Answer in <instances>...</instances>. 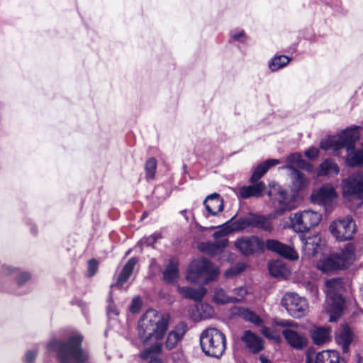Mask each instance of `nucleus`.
<instances>
[{
  "label": "nucleus",
  "mask_w": 363,
  "mask_h": 363,
  "mask_svg": "<svg viewBox=\"0 0 363 363\" xmlns=\"http://www.w3.org/2000/svg\"><path fill=\"white\" fill-rule=\"evenodd\" d=\"M325 286L326 298L330 306L329 312L331 313L330 321L333 322L341 315L344 307L343 279L340 277L328 279L325 282Z\"/></svg>",
  "instance_id": "obj_4"
},
{
  "label": "nucleus",
  "mask_w": 363,
  "mask_h": 363,
  "mask_svg": "<svg viewBox=\"0 0 363 363\" xmlns=\"http://www.w3.org/2000/svg\"><path fill=\"white\" fill-rule=\"evenodd\" d=\"M218 269L206 258L194 260L189 268L187 279L192 282L207 284L216 279Z\"/></svg>",
  "instance_id": "obj_5"
},
{
  "label": "nucleus",
  "mask_w": 363,
  "mask_h": 363,
  "mask_svg": "<svg viewBox=\"0 0 363 363\" xmlns=\"http://www.w3.org/2000/svg\"><path fill=\"white\" fill-rule=\"evenodd\" d=\"M362 129L363 121L362 125H353L343 130L337 139L340 149L345 148L347 152L353 150L355 143L359 139V134L357 131Z\"/></svg>",
  "instance_id": "obj_13"
},
{
  "label": "nucleus",
  "mask_w": 363,
  "mask_h": 363,
  "mask_svg": "<svg viewBox=\"0 0 363 363\" xmlns=\"http://www.w3.org/2000/svg\"><path fill=\"white\" fill-rule=\"evenodd\" d=\"M233 218H234V217L232 218L230 220L227 221L224 224V225H225V228L224 229H223L221 230L216 231L213 234V238L216 240H220L221 239H224L223 237L225 236L227 234H228V233H230L231 232L230 228H229L228 225L230 223H231V222H232Z\"/></svg>",
  "instance_id": "obj_50"
},
{
  "label": "nucleus",
  "mask_w": 363,
  "mask_h": 363,
  "mask_svg": "<svg viewBox=\"0 0 363 363\" xmlns=\"http://www.w3.org/2000/svg\"><path fill=\"white\" fill-rule=\"evenodd\" d=\"M84 337L79 332H74L67 342L52 339L47 344V349L56 353L60 363H84L88 354L82 350Z\"/></svg>",
  "instance_id": "obj_1"
},
{
  "label": "nucleus",
  "mask_w": 363,
  "mask_h": 363,
  "mask_svg": "<svg viewBox=\"0 0 363 363\" xmlns=\"http://www.w3.org/2000/svg\"><path fill=\"white\" fill-rule=\"evenodd\" d=\"M142 306V302L139 297H135L131 302L130 306V311L132 313H137L139 312Z\"/></svg>",
  "instance_id": "obj_52"
},
{
  "label": "nucleus",
  "mask_w": 363,
  "mask_h": 363,
  "mask_svg": "<svg viewBox=\"0 0 363 363\" xmlns=\"http://www.w3.org/2000/svg\"><path fill=\"white\" fill-rule=\"evenodd\" d=\"M267 194H268L269 196H271V191H268Z\"/></svg>",
  "instance_id": "obj_62"
},
{
  "label": "nucleus",
  "mask_w": 363,
  "mask_h": 363,
  "mask_svg": "<svg viewBox=\"0 0 363 363\" xmlns=\"http://www.w3.org/2000/svg\"><path fill=\"white\" fill-rule=\"evenodd\" d=\"M346 162L349 167H354L363 164V150L347 152Z\"/></svg>",
  "instance_id": "obj_36"
},
{
  "label": "nucleus",
  "mask_w": 363,
  "mask_h": 363,
  "mask_svg": "<svg viewBox=\"0 0 363 363\" xmlns=\"http://www.w3.org/2000/svg\"><path fill=\"white\" fill-rule=\"evenodd\" d=\"M342 195L348 199H363V177L362 172H357L342 179Z\"/></svg>",
  "instance_id": "obj_10"
},
{
  "label": "nucleus",
  "mask_w": 363,
  "mask_h": 363,
  "mask_svg": "<svg viewBox=\"0 0 363 363\" xmlns=\"http://www.w3.org/2000/svg\"><path fill=\"white\" fill-rule=\"evenodd\" d=\"M181 213L184 216L185 220H186V221H189V218H188V216H186V210H182V211H181Z\"/></svg>",
  "instance_id": "obj_59"
},
{
  "label": "nucleus",
  "mask_w": 363,
  "mask_h": 363,
  "mask_svg": "<svg viewBox=\"0 0 363 363\" xmlns=\"http://www.w3.org/2000/svg\"><path fill=\"white\" fill-rule=\"evenodd\" d=\"M281 305L295 318H300L308 312L307 301L295 293L286 294L281 299Z\"/></svg>",
  "instance_id": "obj_11"
},
{
  "label": "nucleus",
  "mask_w": 363,
  "mask_h": 363,
  "mask_svg": "<svg viewBox=\"0 0 363 363\" xmlns=\"http://www.w3.org/2000/svg\"><path fill=\"white\" fill-rule=\"evenodd\" d=\"M197 310L202 319L210 318L214 313L213 308L208 303H201L197 306Z\"/></svg>",
  "instance_id": "obj_45"
},
{
  "label": "nucleus",
  "mask_w": 363,
  "mask_h": 363,
  "mask_svg": "<svg viewBox=\"0 0 363 363\" xmlns=\"http://www.w3.org/2000/svg\"><path fill=\"white\" fill-rule=\"evenodd\" d=\"M331 234L338 240H350L357 232L356 224L350 216L338 218L330 225Z\"/></svg>",
  "instance_id": "obj_8"
},
{
  "label": "nucleus",
  "mask_w": 363,
  "mask_h": 363,
  "mask_svg": "<svg viewBox=\"0 0 363 363\" xmlns=\"http://www.w3.org/2000/svg\"><path fill=\"white\" fill-rule=\"evenodd\" d=\"M286 168L289 169L291 171L296 169V168L303 169L308 170L311 168V164L302 158L300 153L294 152L289 155L286 159Z\"/></svg>",
  "instance_id": "obj_26"
},
{
  "label": "nucleus",
  "mask_w": 363,
  "mask_h": 363,
  "mask_svg": "<svg viewBox=\"0 0 363 363\" xmlns=\"http://www.w3.org/2000/svg\"><path fill=\"white\" fill-rule=\"evenodd\" d=\"M307 363H311V362L309 360L307 361Z\"/></svg>",
  "instance_id": "obj_64"
},
{
  "label": "nucleus",
  "mask_w": 363,
  "mask_h": 363,
  "mask_svg": "<svg viewBox=\"0 0 363 363\" xmlns=\"http://www.w3.org/2000/svg\"><path fill=\"white\" fill-rule=\"evenodd\" d=\"M163 279L166 283L174 282L179 277V270L177 262L170 259L169 264L163 272Z\"/></svg>",
  "instance_id": "obj_34"
},
{
  "label": "nucleus",
  "mask_w": 363,
  "mask_h": 363,
  "mask_svg": "<svg viewBox=\"0 0 363 363\" xmlns=\"http://www.w3.org/2000/svg\"><path fill=\"white\" fill-rule=\"evenodd\" d=\"M228 245V239H221L216 240L213 242H203L200 245V250L211 256L219 254Z\"/></svg>",
  "instance_id": "obj_25"
},
{
  "label": "nucleus",
  "mask_w": 363,
  "mask_h": 363,
  "mask_svg": "<svg viewBox=\"0 0 363 363\" xmlns=\"http://www.w3.org/2000/svg\"><path fill=\"white\" fill-rule=\"evenodd\" d=\"M266 247L267 250L274 252L283 257L291 260H296L298 258V253L293 247L285 245L277 240L269 239L266 241Z\"/></svg>",
  "instance_id": "obj_14"
},
{
  "label": "nucleus",
  "mask_w": 363,
  "mask_h": 363,
  "mask_svg": "<svg viewBox=\"0 0 363 363\" xmlns=\"http://www.w3.org/2000/svg\"><path fill=\"white\" fill-rule=\"evenodd\" d=\"M241 340L252 354H257L264 348V340L251 330L244 331Z\"/></svg>",
  "instance_id": "obj_15"
},
{
  "label": "nucleus",
  "mask_w": 363,
  "mask_h": 363,
  "mask_svg": "<svg viewBox=\"0 0 363 363\" xmlns=\"http://www.w3.org/2000/svg\"><path fill=\"white\" fill-rule=\"evenodd\" d=\"M2 272L4 274L13 279L18 286H23L31 278V275L29 272L21 271L18 268L7 265L2 267Z\"/></svg>",
  "instance_id": "obj_20"
},
{
  "label": "nucleus",
  "mask_w": 363,
  "mask_h": 363,
  "mask_svg": "<svg viewBox=\"0 0 363 363\" xmlns=\"http://www.w3.org/2000/svg\"><path fill=\"white\" fill-rule=\"evenodd\" d=\"M187 331L186 325L181 322L175 326V328L170 331L167 335L165 347L168 350L175 348L179 341L182 340Z\"/></svg>",
  "instance_id": "obj_17"
},
{
  "label": "nucleus",
  "mask_w": 363,
  "mask_h": 363,
  "mask_svg": "<svg viewBox=\"0 0 363 363\" xmlns=\"http://www.w3.org/2000/svg\"><path fill=\"white\" fill-rule=\"evenodd\" d=\"M245 269V266L243 264H238L235 267H231L227 269L225 272V276L226 278H233L234 277L238 276Z\"/></svg>",
  "instance_id": "obj_48"
},
{
  "label": "nucleus",
  "mask_w": 363,
  "mask_h": 363,
  "mask_svg": "<svg viewBox=\"0 0 363 363\" xmlns=\"http://www.w3.org/2000/svg\"><path fill=\"white\" fill-rule=\"evenodd\" d=\"M338 145L337 139L328 138L325 140L321 141L320 147L325 150L333 148L335 151H337L340 150V147Z\"/></svg>",
  "instance_id": "obj_46"
},
{
  "label": "nucleus",
  "mask_w": 363,
  "mask_h": 363,
  "mask_svg": "<svg viewBox=\"0 0 363 363\" xmlns=\"http://www.w3.org/2000/svg\"><path fill=\"white\" fill-rule=\"evenodd\" d=\"M130 250H129L125 253V255H129V254H130Z\"/></svg>",
  "instance_id": "obj_61"
},
{
  "label": "nucleus",
  "mask_w": 363,
  "mask_h": 363,
  "mask_svg": "<svg viewBox=\"0 0 363 363\" xmlns=\"http://www.w3.org/2000/svg\"><path fill=\"white\" fill-rule=\"evenodd\" d=\"M240 315L244 320L256 326L262 325L263 323V320L258 315L249 309H243Z\"/></svg>",
  "instance_id": "obj_43"
},
{
  "label": "nucleus",
  "mask_w": 363,
  "mask_h": 363,
  "mask_svg": "<svg viewBox=\"0 0 363 363\" xmlns=\"http://www.w3.org/2000/svg\"><path fill=\"white\" fill-rule=\"evenodd\" d=\"M252 227L264 231H272V216L252 213Z\"/></svg>",
  "instance_id": "obj_31"
},
{
  "label": "nucleus",
  "mask_w": 363,
  "mask_h": 363,
  "mask_svg": "<svg viewBox=\"0 0 363 363\" xmlns=\"http://www.w3.org/2000/svg\"><path fill=\"white\" fill-rule=\"evenodd\" d=\"M335 341L342 347L344 353L349 351V347L352 342V333L347 324L342 325L335 333Z\"/></svg>",
  "instance_id": "obj_18"
},
{
  "label": "nucleus",
  "mask_w": 363,
  "mask_h": 363,
  "mask_svg": "<svg viewBox=\"0 0 363 363\" xmlns=\"http://www.w3.org/2000/svg\"><path fill=\"white\" fill-rule=\"evenodd\" d=\"M169 320L167 315L155 309L147 310L138 321V338L144 344L152 338L161 340L168 328Z\"/></svg>",
  "instance_id": "obj_2"
},
{
  "label": "nucleus",
  "mask_w": 363,
  "mask_h": 363,
  "mask_svg": "<svg viewBox=\"0 0 363 363\" xmlns=\"http://www.w3.org/2000/svg\"><path fill=\"white\" fill-rule=\"evenodd\" d=\"M318 268L324 273H330L336 270L343 269L335 257V254L319 261L317 264Z\"/></svg>",
  "instance_id": "obj_27"
},
{
  "label": "nucleus",
  "mask_w": 363,
  "mask_h": 363,
  "mask_svg": "<svg viewBox=\"0 0 363 363\" xmlns=\"http://www.w3.org/2000/svg\"><path fill=\"white\" fill-rule=\"evenodd\" d=\"M107 315L111 318L113 315H118L119 312L112 301L108 304L106 310Z\"/></svg>",
  "instance_id": "obj_56"
},
{
  "label": "nucleus",
  "mask_w": 363,
  "mask_h": 363,
  "mask_svg": "<svg viewBox=\"0 0 363 363\" xmlns=\"http://www.w3.org/2000/svg\"><path fill=\"white\" fill-rule=\"evenodd\" d=\"M138 262V259L136 257H131L128 260L118 277L116 285L122 286L128 281Z\"/></svg>",
  "instance_id": "obj_29"
},
{
  "label": "nucleus",
  "mask_w": 363,
  "mask_h": 363,
  "mask_svg": "<svg viewBox=\"0 0 363 363\" xmlns=\"http://www.w3.org/2000/svg\"><path fill=\"white\" fill-rule=\"evenodd\" d=\"M167 196L168 192L164 186H156L152 192V200L157 199V201L156 202L152 201L153 207H157Z\"/></svg>",
  "instance_id": "obj_42"
},
{
  "label": "nucleus",
  "mask_w": 363,
  "mask_h": 363,
  "mask_svg": "<svg viewBox=\"0 0 363 363\" xmlns=\"http://www.w3.org/2000/svg\"><path fill=\"white\" fill-rule=\"evenodd\" d=\"M277 200L279 203V207H277L274 211V213L275 216H281L286 211L291 210V205L286 202L287 196L285 191H279Z\"/></svg>",
  "instance_id": "obj_35"
},
{
  "label": "nucleus",
  "mask_w": 363,
  "mask_h": 363,
  "mask_svg": "<svg viewBox=\"0 0 363 363\" xmlns=\"http://www.w3.org/2000/svg\"><path fill=\"white\" fill-rule=\"evenodd\" d=\"M259 360L261 363H272L271 361L264 355L259 356Z\"/></svg>",
  "instance_id": "obj_58"
},
{
  "label": "nucleus",
  "mask_w": 363,
  "mask_h": 363,
  "mask_svg": "<svg viewBox=\"0 0 363 363\" xmlns=\"http://www.w3.org/2000/svg\"><path fill=\"white\" fill-rule=\"evenodd\" d=\"M290 177L292 182V189L294 191L297 192L306 186V177L298 170L293 169V171H291Z\"/></svg>",
  "instance_id": "obj_33"
},
{
  "label": "nucleus",
  "mask_w": 363,
  "mask_h": 363,
  "mask_svg": "<svg viewBox=\"0 0 363 363\" xmlns=\"http://www.w3.org/2000/svg\"><path fill=\"white\" fill-rule=\"evenodd\" d=\"M203 205L212 216H216L223 210V201L217 193L208 195L203 201Z\"/></svg>",
  "instance_id": "obj_21"
},
{
  "label": "nucleus",
  "mask_w": 363,
  "mask_h": 363,
  "mask_svg": "<svg viewBox=\"0 0 363 363\" xmlns=\"http://www.w3.org/2000/svg\"><path fill=\"white\" fill-rule=\"evenodd\" d=\"M161 238L160 233H155L148 237L142 238L140 240L139 244L141 245L153 247L154 244Z\"/></svg>",
  "instance_id": "obj_47"
},
{
  "label": "nucleus",
  "mask_w": 363,
  "mask_h": 363,
  "mask_svg": "<svg viewBox=\"0 0 363 363\" xmlns=\"http://www.w3.org/2000/svg\"><path fill=\"white\" fill-rule=\"evenodd\" d=\"M162 345L157 342L143 350L140 353V357L144 360L152 359L155 354L162 352Z\"/></svg>",
  "instance_id": "obj_41"
},
{
  "label": "nucleus",
  "mask_w": 363,
  "mask_h": 363,
  "mask_svg": "<svg viewBox=\"0 0 363 363\" xmlns=\"http://www.w3.org/2000/svg\"><path fill=\"white\" fill-rule=\"evenodd\" d=\"M358 363H363V362H361V360H360V359H359V360H358Z\"/></svg>",
  "instance_id": "obj_63"
},
{
  "label": "nucleus",
  "mask_w": 363,
  "mask_h": 363,
  "mask_svg": "<svg viewBox=\"0 0 363 363\" xmlns=\"http://www.w3.org/2000/svg\"><path fill=\"white\" fill-rule=\"evenodd\" d=\"M291 58L286 55L274 56L269 62V68L272 72H276L289 63Z\"/></svg>",
  "instance_id": "obj_37"
},
{
  "label": "nucleus",
  "mask_w": 363,
  "mask_h": 363,
  "mask_svg": "<svg viewBox=\"0 0 363 363\" xmlns=\"http://www.w3.org/2000/svg\"><path fill=\"white\" fill-rule=\"evenodd\" d=\"M339 173L338 165L331 159L324 160L319 167V176H333Z\"/></svg>",
  "instance_id": "obj_32"
},
{
  "label": "nucleus",
  "mask_w": 363,
  "mask_h": 363,
  "mask_svg": "<svg viewBox=\"0 0 363 363\" xmlns=\"http://www.w3.org/2000/svg\"><path fill=\"white\" fill-rule=\"evenodd\" d=\"M231 38L235 41L245 43L247 40V36L244 30H240L238 33L231 34Z\"/></svg>",
  "instance_id": "obj_54"
},
{
  "label": "nucleus",
  "mask_w": 363,
  "mask_h": 363,
  "mask_svg": "<svg viewBox=\"0 0 363 363\" xmlns=\"http://www.w3.org/2000/svg\"><path fill=\"white\" fill-rule=\"evenodd\" d=\"M279 163L280 162L277 159H270L260 163L255 169L251 177L250 178V182L254 184L255 182H258L271 167H274Z\"/></svg>",
  "instance_id": "obj_23"
},
{
  "label": "nucleus",
  "mask_w": 363,
  "mask_h": 363,
  "mask_svg": "<svg viewBox=\"0 0 363 363\" xmlns=\"http://www.w3.org/2000/svg\"><path fill=\"white\" fill-rule=\"evenodd\" d=\"M259 326L261 327L260 332L264 337L269 339H275L274 331L271 328L267 327L263 323Z\"/></svg>",
  "instance_id": "obj_53"
},
{
  "label": "nucleus",
  "mask_w": 363,
  "mask_h": 363,
  "mask_svg": "<svg viewBox=\"0 0 363 363\" xmlns=\"http://www.w3.org/2000/svg\"><path fill=\"white\" fill-rule=\"evenodd\" d=\"M298 238L301 243L302 250L307 256L312 257L316 255L321 240L318 235L306 237L305 235L301 233Z\"/></svg>",
  "instance_id": "obj_16"
},
{
  "label": "nucleus",
  "mask_w": 363,
  "mask_h": 363,
  "mask_svg": "<svg viewBox=\"0 0 363 363\" xmlns=\"http://www.w3.org/2000/svg\"><path fill=\"white\" fill-rule=\"evenodd\" d=\"M145 216H146V214L143 213V216H142V219H143Z\"/></svg>",
  "instance_id": "obj_60"
},
{
  "label": "nucleus",
  "mask_w": 363,
  "mask_h": 363,
  "mask_svg": "<svg viewBox=\"0 0 363 363\" xmlns=\"http://www.w3.org/2000/svg\"><path fill=\"white\" fill-rule=\"evenodd\" d=\"M330 332L329 327L315 328L311 330V337L315 345H321L330 340Z\"/></svg>",
  "instance_id": "obj_28"
},
{
  "label": "nucleus",
  "mask_w": 363,
  "mask_h": 363,
  "mask_svg": "<svg viewBox=\"0 0 363 363\" xmlns=\"http://www.w3.org/2000/svg\"><path fill=\"white\" fill-rule=\"evenodd\" d=\"M321 219V214L312 210H305L290 216L293 229L300 233L306 232L311 227L318 225Z\"/></svg>",
  "instance_id": "obj_7"
},
{
  "label": "nucleus",
  "mask_w": 363,
  "mask_h": 363,
  "mask_svg": "<svg viewBox=\"0 0 363 363\" xmlns=\"http://www.w3.org/2000/svg\"><path fill=\"white\" fill-rule=\"evenodd\" d=\"M233 293L235 295L233 296V298H235V303L241 302L245 296L247 294V290L244 286H240L238 288H235L233 290Z\"/></svg>",
  "instance_id": "obj_49"
},
{
  "label": "nucleus",
  "mask_w": 363,
  "mask_h": 363,
  "mask_svg": "<svg viewBox=\"0 0 363 363\" xmlns=\"http://www.w3.org/2000/svg\"><path fill=\"white\" fill-rule=\"evenodd\" d=\"M37 350H29L26 353L25 362L26 363H33L36 357Z\"/></svg>",
  "instance_id": "obj_55"
},
{
  "label": "nucleus",
  "mask_w": 363,
  "mask_h": 363,
  "mask_svg": "<svg viewBox=\"0 0 363 363\" xmlns=\"http://www.w3.org/2000/svg\"><path fill=\"white\" fill-rule=\"evenodd\" d=\"M235 298L232 296L227 294L225 291L222 288H216L213 295V301L218 304L234 303Z\"/></svg>",
  "instance_id": "obj_39"
},
{
  "label": "nucleus",
  "mask_w": 363,
  "mask_h": 363,
  "mask_svg": "<svg viewBox=\"0 0 363 363\" xmlns=\"http://www.w3.org/2000/svg\"><path fill=\"white\" fill-rule=\"evenodd\" d=\"M235 247L244 255L248 256L255 253L262 252L264 242L257 237H242L235 243Z\"/></svg>",
  "instance_id": "obj_12"
},
{
  "label": "nucleus",
  "mask_w": 363,
  "mask_h": 363,
  "mask_svg": "<svg viewBox=\"0 0 363 363\" xmlns=\"http://www.w3.org/2000/svg\"><path fill=\"white\" fill-rule=\"evenodd\" d=\"M200 345L205 355L220 359L226 349V337L220 330L208 328L201 333Z\"/></svg>",
  "instance_id": "obj_3"
},
{
  "label": "nucleus",
  "mask_w": 363,
  "mask_h": 363,
  "mask_svg": "<svg viewBox=\"0 0 363 363\" xmlns=\"http://www.w3.org/2000/svg\"><path fill=\"white\" fill-rule=\"evenodd\" d=\"M315 363H344V359L337 351L325 350L316 354Z\"/></svg>",
  "instance_id": "obj_30"
},
{
  "label": "nucleus",
  "mask_w": 363,
  "mask_h": 363,
  "mask_svg": "<svg viewBox=\"0 0 363 363\" xmlns=\"http://www.w3.org/2000/svg\"><path fill=\"white\" fill-rule=\"evenodd\" d=\"M255 184L243 186L239 190L241 198L244 199L250 197H261L263 191L266 189V184L263 182H255Z\"/></svg>",
  "instance_id": "obj_22"
},
{
  "label": "nucleus",
  "mask_w": 363,
  "mask_h": 363,
  "mask_svg": "<svg viewBox=\"0 0 363 363\" xmlns=\"http://www.w3.org/2000/svg\"><path fill=\"white\" fill-rule=\"evenodd\" d=\"M178 292L185 298L194 300L195 301H200L202 300L206 293V289L204 287H199L198 289L189 286H178Z\"/></svg>",
  "instance_id": "obj_24"
},
{
  "label": "nucleus",
  "mask_w": 363,
  "mask_h": 363,
  "mask_svg": "<svg viewBox=\"0 0 363 363\" xmlns=\"http://www.w3.org/2000/svg\"><path fill=\"white\" fill-rule=\"evenodd\" d=\"M248 227H252V213H249L247 216L241 217L232 223L230 230L231 231L242 230Z\"/></svg>",
  "instance_id": "obj_38"
},
{
  "label": "nucleus",
  "mask_w": 363,
  "mask_h": 363,
  "mask_svg": "<svg viewBox=\"0 0 363 363\" xmlns=\"http://www.w3.org/2000/svg\"><path fill=\"white\" fill-rule=\"evenodd\" d=\"M273 323L279 327L286 328L282 330V335L287 343L293 348L302 350L307 345L306 337L301 333L294 330L298 324L291 320H285L281 318H274Z\"/></svg>",
  "instance_id": "obj_6"
},
{
  "label": "nucleus",
  "mask_w": 363,
  "mask_h": 363,
  "mask_svg": "<svg viewBox=\"0 0 363 363\" xmlns=\"http://www.w3.org/2000/svg\"><path fill=\"white\" fill-rule=\"evenodd\" d=\"M340 265L345 269L352 264L355 260V247L351 244H347L339 252L335 253Z\"/></svg>",
  "instance_id": "obj_19"
},
{
  "label": "nucleus",
  "mask_w": 363,
  "mask_h": 363,
  "mask_svg": "<svg viewBox=\"0 0 363 363\" xmlns=\"http://www.w3.org/2000/svg\"><path fill=\"white\" fill-rule=\"evenodd\" d=\"M157 168V160L151 157L145 162V169L146 172V178L147 179H152L155 177V171Z\"/></svg>",
  "instance_id": "obj_44"
},
{
  "label": "nucleus",
  "mask_w": 363,
  "mask_h": 363,
  "mask_svg": "<svg viewBox=\"0 0 363 363\" xmlns=\"http://www.w3.org/2000/svg\"><path fill=\"white\" fill-rule=\"evenodd\" d=\"M318 149L311 147L305 152V155L309 159H314L318 155Z\"/></svg>",
  "instance_id": "obj_57"
},
{
  "label": "nucleus",
  "mask_w": 363,
  "mask_h": 363,
  "mask_svg": "<svg viewBox=\"0 0 363 363\" xmlns=\"http://www.w3.org/2000/svg\"><path fill=\"white\" fill-rule=\"evenodd\" d=\"M268 267L271 275L275 277H283L287 273L286 267L280 261L269 263Z\"/></svg>",
  "instance_id": "obj_40"
},
{
  "label": "nucleus",
  "mask_w": 363,
  "mask_h": 363,
  "mask_svg": "<svg viewBox=\"0 0 363 363\" xmlns=\"http://www.w3.org/2000/svg\"><path fill=\"white\" fill-rule=\"evenodd\" d=\"M98 261L95 259H91L88 262V276L93 277L98 270Z\"/></svg>",
  "instance_id": "obj_51"
},
{
  "label": "nucleus",
  "mask_w": 363,
  "mask_h": 363,
  "mask_svg": "<svg viewBox=\"0 0 363 363\" xmlns=\"http://www.w3.org/2000/svg\"><path fill=\"white\" fill-rule=\"evenodd\" d=\"M337 193L335 188L326 184L313 191L311 195L312 203L324 208L325 212H330L336 203Z\"/></svg>",
  "instance_id": "obj_9"
}]
</instances>
